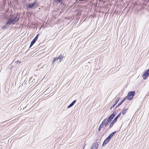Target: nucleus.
Returning a JSON list of instances; mask_svg holds the SVG:
<instances>
[{
    "mask_svg": "<svg viewBox=\"0 0 149 149\" xmlns=\"http://www.w3.org/2000/svg\"><path fill=\"white\" fill-rule=\"evenodd\" d=\"M148 95H146V96H145V97H148Z\"/></svg>",
    "mask_w": 149,
    "mask_h": 149,
    "instance_id": "nucleus-28",
    "label": "nucleus"
},
{
    "mask_svg": "<svg viewBox=\"0 0 149 149\" xmlns=\"http://www.w3.org/2000/svg\"><path fill=\"white\" fill-rule=\"evenodd\" d=\"M135 94V92L134 91H132L128 92V95L127 96V99L129 100H131L134 96Z\"/></svg>",
    "mask_w": 149,
    "mask_h": 149,
    "instance_id": "nucleus-2",
    "label": "nucleus"
},
{
    "mask_svg": "<svg viewBox=\"0 0 149 149\" xmlns=\"http://www.w3.org/2000/svg\"><path fill=\"white\" fill-rule=\"evenodd\" d=\"M76 102V100H74L71 103L72 104L74 105L75 103Z\"/></svg>",
    "mask_w": 149,
    "mask_h": 149,
    "instance_id": "nucleus-23",
    "label": "nucleus"
},
{
    "mask_svg": "<svg viewBox=\"0 0 149 149\" xmlns=\"http://www.w3.org/2000/svg\"><path fill=\"white\" fill-rule=\"evenodd\" d=\"M64 56L62 55H60L59 56L57 57V59H59V62H61V61L62 60Z\"/></svg>",
    "mask_w": 149,
    "mask_h": 149,
    "instance_id": "nucleus-12",
    "label": "nucleus"
},
{
    "mask_svg": "<svg viewBox=\"0 0 149 149\" xmlns=\"http://www.w3.org/2000/svg\"><path fill=\"white\" fill-rule=\"evenodd\" d=\"M98 146V142H96L94 143L92 145L90 149H97Z\"/></svg>",
    "mask_w": 149,
    "mask_h": 149,
    "instance_id": "nucleus-7",
    "label": "nucleus"
},
{
    "mask_svg": "<svg viewBox=\"0 0 149 149\" xmlns=\"http://www.w3.org/2000/svg\"><path fill=\"white\" fill-rule=\"evenodd\" d=\"M8 25V24H6V22L3 26V29H6L7 28V26Z\"/></svg>",
    "mask_w": 149,
    "mask_h": 149,
    "instance_id": "nucleus-19",
    "label": "nucleus"
},
{
    "mask_svg": "<svg viewBox=\"0 0 149 149\" xmlns=\"http://www.w3.org/2000/svg\"><path fill=\"white\" fill-rule=\"evenodd\" d=\"M128 109V108H126L124 109V110L123 111H122V114L123 115H125L127 112V111Z\"/></svg>",
    "mask_w": 149,
    "mask_h": 149,
    "instance_id": "nucleus-15",
    "label": "nucleus"
},
{
    "mask_svg": "<svg viewBox=\"0 0 149 149\" xmlns=\"http://www.w3.org/2000/svg\"><path fill=\"white\" fill-rule=\"evenodd\" d=\"M18 61H18V60H17V62H18Z\"/></svg>",
    "mask_w": 149,
    "mask_h": 149,
    "instance_id": "nucleus-30",
    "label": "nucleus"
},
{
    "mask_svg": "<svg viewBox=\"0 0 149 149\" xmlns=\"http://www.w3.org/2000/svg\"><path fill=\"white\" fill-rule=\"evenodd\" d=\"M76 102V100H74L71 103L72 104L74 105L75 103Z\"/></svg>",
    "mask_w": 149,
    "mask_h": 149,
    "instance_id": "nucleus-22",
    "label": "nucleus"
},
{
    "mask_svg": "<svg viewBox=\"0 0 149 149\" xmlns=\"http://www.w3.org/2000/svg\"><path fill=\"white\" fill-rule=\"evenodd\" d=\"M38 38H34L33 40L31 41V44L30 45L29 48L28 49L27 52L29 50V49L31 48L33 45L36 42Z\"/></svg>",
    "mask_w": 149,
    "mask_h": 149,
    "instance_id": "nucleus-6",
    "label": "nucleus"
},
{
    "mask_svg": "<svg viewBox=\"0 0 149 149\" xmlns=\"http://www.w3.org/2000/svg\"><path fill=\"white\" fill-rule=\"evenodd\" d=\"M114 118L113 116L111 115L108 118L106 123H104V125L105 127H107L109 125L113 119Z\"/></svg>",
    "mask_w": 149,
    "mask_h": 149,
    "instance_id": "nucleus-3",
    "label": "nucleus"
},
{
    "mask_svg": "<svg viewBox=\"0 0 149 149\" xmlns=\"http://www.w3.org/2000/svg\"><path fill=\"white\" fill-rule=\"evenodd\" d=\"M149 76V69L146 70L144 72L143 74L142 75L143 79H146Z\"/></svg>",
    "mask_w": 149,
    "mask_h": 149,
    "instance_id": "nucleus-4",
    "label": "nucleus"
},
{
    "mask_svg": "<svg viewBox=\"0 0 149 149\" xmlns=\"http://www.w3.org/2000/svg\"><path fill=\"white\" fill-rule=\"evenodd\" d=\"M73 105L71 103L67 107V108L69 109L72 107Z\"/></svg>",
    "mask_w": 149,
    "mask_h": 149,
    "instance_id": "nucleus-20",
    "label": "nucleus"
},
{
    "mask_svg": "<svg viewBox=\"0 0 149 149\" xmlns=\"http://www.w3.org/2000/svg\"><path fill=\"white\" fill-rule=\"evenodd\" d=\"M86 0H79V1H85Z\"/></svg>",
    "mask_w": 149,
    "mask_h": 149,
    "instance_id": "nucleus-29",
    "label": "nucleus"
},
{
    "mask_svg": "<svg viewBox=\"0 0 149 149\" xmlns=\"http://www.w3.org/2000/svg\"><path fill=\"white\" fill-rule=\"evenodd\" d=\"M118 112V111L117 110H116L111 115L113 116L114 117H115L116 114Z\"/></svg>",
    "mask_w": 149,
    "mask_h": 149,
    "instance_id": "nucleus-13",
    "label": "nucleus"
},
{
    "mask_svg": "<svg viewBox=\"0 0 149 149\" xmlns=\"http://www.w3.org/2000/svg\"><path fill=\"white\" fill-rule=\"evenodd\" d=\"M38 34L35 37H38Z\"/></svg>",
    "mask_w": 149,
    "mask_h": 149,
    "instance_id": "nucleus-27",
    "label": "nucleus"
},
{
    "mask_svg": "<svg viewBox=\"0 0 149 149\" xmlns=\"http://www.w3.org/2000/svg\"><path fill=\"white\" fill-rule=\"evenodd\" d=\"M127 98V97H124L123 99L122 100H121V101H120V102L122 103H123L125 100Z\"/></svg>",
    "mask_w": 149,
    "mask_h": 149,
    "instance_id": "nucleus-21",
    "label": "nucleus"
},
{
    "mask_svg": "<svg viewBox=\"0 0 149 149\" xmlns=\"http://www.w3.org/2000/svg\"><path fill=\"white\" fill-rule=\"evenodd\" d=\"M120 98L121 97H120V96L118 97L117 99L116 100L115 102H114V103L110 107V110H111L114 107L116 104L118 102Z\"/></svg>",
    "mask_w": 149,
    "mask_h": 149,
    "instance_id": "nucleus-5",
    "label": "nucleus"
},
{
    "mask_svg": "<svg viewBox=\"0 0 149 149\" xmlns=\"http://www.w3.org/2000/svg\"><path fill=\"white\" fill-rule=\"evenodd\" d=\"M104 124H103V123H101L98 129V130L99 131H100L101 130V128L103 127Z\"/></svg>",
    "mask_w": 149,
    "mask_h": 149,
    "instance_id": "nucleus-16",
    "label": "nucleus"
},
{
    "mask_svg": "<svg viewBox=\"0 0 149 149\" xmlns=\"http://www.w3.org/2000/svg\"><path fill=\"white\" fill-rule=\"evenodd\" d=\"M84 147H83V149H84V148L85 147V146H86V144H85V143H84Z\"/></svg>",
    "mask_w": 149,
    "mask_h": 149,
    "instance_id": "nucleus-26",
    "label": "nucleus"
},
{
    "mask_svg": "<svg viewBox=\"0 0 149 149\" xmlns=\"http://www.w3.org/2000/svg\"><path fill=\"white\" fill-rule=\"evenodd\" d=\"M116 122H115L113 120L111 122V123L109 126V128H111L112 127L113 125L116 123Z\"/></svg>",
    "mask_w": 149,
    "mask_h": 149,
    "instance_id": "nucleus-14",
    "label": "nucleus"
},
{
    "mask_svg": "<svg viewBox=\"0 0 149 149\" xmlns=\"http://www.w3.org/2000/svg\"><path fill=\"white\" fill-rule=\"evenodd\" d=\"M36 1H35L32 3H30L28 5V7L29 8H32L33 6L35 5L36 3Z\"/></svg>",
    "mask_w": 149,
    "mask_h": 149,
    "instance_id": "nucleus-9",
    "label": "nucleus"
},
{
    "mask_svg": "<svg viewBox=\"0 0 149 149\" xmlns=\"http://www.w3.org/2000/svg\"><path fill=\"white\" fill-rule=\"evenodd\" d=\"M106 119H104L102 121L101 123H103V124H104V123L106 121Z\"/></svg>",
    "mask_w": 149,
    "mask_h": 149,
    "instance_id": "nucleus-25",
    "label": "nucleus"
},
{
    "mask_svg": "<svg viewBox=\"0 0 149 149\" xmlns=\"http://www.w3.org/2000/svg\"><path fill=\"white\" fill-rule=\"evenodd\" d=\"M57 58H53V60L52 61V64H53L54 62L56 61V60H57Z\"/></svg>",
    "mask_w": 149,
    "mask_h": 149,
    "instance_id": "nucleus-17",
    "label": "nucleus"
},
{
    "mask_svg": "<svg viewBox=\"0 0 149 149\" xmlns=\"http://www.w3.org/2000/svg\"><path fill=\"white\" fill-rule=\"evenodd\" d=\"M116 132V131H115L113 132L110 134L107 137L108 139H109L111 140V138L114 135V134Z\"/></svg>",
    "mask_w": 149,
    "mask_h": 149,
    "instance_id": "nucleus-10",
    "label": "nucleus"
},
{
    "mask_svg": "<svg viewBox=\"0 0 149 149\" xmlns=\"http://www.w3.org/2000/svg\"><path fill=\"white\" fill-rule=\"evenodd\" d=\"M121 112H120L116 117L113 120L116 122L117 119L119 118V117L120 116L121 114Z\"/></svg>",
    "mask_w": 149,
    "mask_h": 149,
    "instance_id": "nucleus-11",
    "label": "nucleus"
},
{
    "mask_svg": "<svg viewBox=\"0 0 149 149\" xmlns=\"http://www.w3.org/2000/svg\"><path fill=\"white\" fill-rule=\"evenodd\" d=\"M63 0H56V1L59 3H60Z\"/></svg>",
    "mask_w": 149,
    "mask_h": 149,
    "instance_id": "nucleus-24",
    "label": "nucleus"
},
{
    "mask_svg": "<svg viewBox=\"0 0 149 149\" xmlns=\"http://www.w3.org/2000/svg\"><path fill=\"white\" fill-rule=\"evenodd\" d=\"M110 140V139H108L107 137L104 141L102 143V146H104L106 144H107Z\"/></svg>",
    "mask_w": 149,
    "mask_h": 149,
    "instance_id": "nucleus-8",
    "label": "nucleus"
},
{
    "mask_svg": "<svg viewBox=\"0 0 149 149\" xmlns=\"http://www.w3.org/2000/svg\"><path fill=\"white\" fill-rule=\"evenodd\" d=\"M12 16L11 17L10 19H8L6 22V24L8 25L11 24L14 22H18L19 20V18H17V16L13 15V14L12 15L11 13L10 14V16Z\"/></svg>",
    "mask_w": 149,
    "mask_h": 149,
    "instance_id": "nucleus-1",
    "label": "nucleus"
},
{
    "mask_svg": "<svg viewBox=\"0 0 149 149\" xmlns=\"http://www.w3.org/2000/svg\"><path fill=\"white\" fill-rule=\"evenodd\" d=\"M122 103L120 102L118 104V105L116 106L115 109H116Z\"/></svg>",
    "mask_w": 149,
    "mask_h": 149,
    "instance_id": "nucleus-18",
    "label": "nucleus"
}]
</instances>
